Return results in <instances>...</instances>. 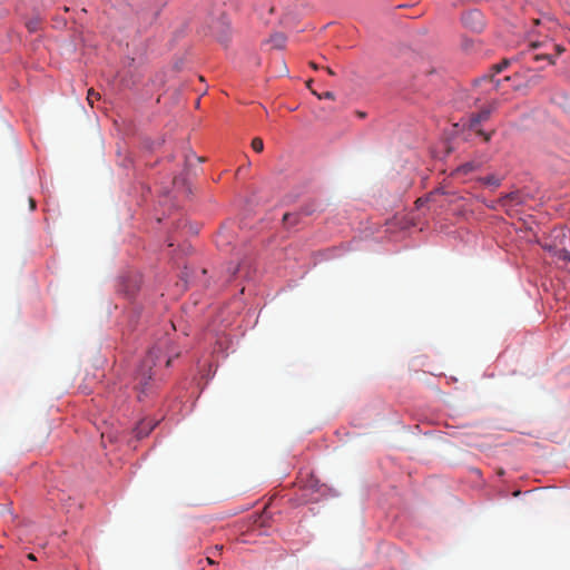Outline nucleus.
<instances>
[{"mask_svg":"<svg viewBox=\"0 0 570 570\" xmlns=\"http://www.w3.org/2000/svg\"><path fill=\"white\" fill-rule=\"evenodd\" d=\"M157 352L151 350L148 352V355L141 362L137 374L135 376V389L138 391V399L141 400L142 395H148L154 391V387L157 385L156 381L153 379V366L156 363Z\"/></svg>","mask_w":570,"mask_h":570,"instance_id":"f257e3e1","label":"nucleus"},{"mask_svg":"<svg viewBox=\"0 0 570 570\" xmlns=\"http://www.w3.org/2000/svg\"><path fill=\"white\" fill-rule=\"evenodd\" d=\"M461 22L471 31L481 32L484 28V18L476 9L469 10L461 16Z\"/></svg>","mask_w":570,"mask_h":570,"instance_id":"f03ea898","label":"nucleus"},{"mask_svg":"<svg viewBox=\"0 0 570 570\" xmlns=\"http://www.w3.org/2000/svg\"><path fill=\"white\" fill-rule=\"evenodd\" d=\"M499 81L493 79V75H484L474 81V90L479 94H490L497 90Z\"/></svg>","mask_w":570,"mask_h":570,"instance_id":"7ed1b4c3","label":"nucleus"},{"mask_svg":"<svg viewBox=\"0 0 570 570\" xmlns=\"http://www.w3.org/2000/svg\"><path fill=\"white\" fill-rule=\"evenodd\" d=\"M521 202L522 200H521V196H520L519 191H512V193H508V194L503 195L502 197H500L497 200V205L507 207V206H512V205H519V204H521Z\"/></svg>","mask_w":570,"mask_h":570,"instance_id":"20e7f679","label":"nucleus"},{"mask_svg":"<svg viewBox=\"0 0 570 570\" xmlns=\"http://www.w3.org/2000/svg\"><path fill=\"white\" fill-rule=\"evenodd\" d=\"M490 114H491V109L487 108V109H482L480 112L473 115L471 118V127L474 128L482 121L488 120L490 117Z\"/></svg>","mask_w":570,"mask_h":570,"instance_id":"39448f33","label":"nucleus"},{"mask_svg":"<svg viewBox=\"0 0 570 570\" xmlns=\"http://www.w3.org/2000/svg\"><path fill=\"white\" fill-rule=\"evenodd\" d=\"M501 178L495 175H489L480 179V181L487 186L498 188L501 185Z\"/></svg>","mask_w":570,"mask_h":570,"instance_id":"423d86ee","label":"nucleus"},{"mask_svg":"<svg viewBox=\"0 0 570 570\" xmlns=\"http://www.w3.org/2000/svg\"><path fill=\"white\" fill-rule=\"evenodd\" d=\"M100 99L99 92H96L92 88L87 92V100L91 107H94L95 101Z\"/></svg>","mask_w":570,"mask_h":570,"instance_id":"0eeeda50","label":"nucleus"},{"mask_svg":"<svg viewBox=\"0 0 570 570\" xmlns=\"http://www.w3.org/2000/svg\"><path fill=\"white\" fill-rule=\"evenodd\" d=\"M252 148L256 151V153H262L263 149H264V142L261 138L256 137L252 140Z\"/></svg>","mask_w":570,"mask_h":570,"instance_id":"6e6552de","label":"nucleus"},{"mask_svg":"<svg viewBox=\"0 0 570 570\" xmlns=\"http://www.w3.org/2000/svg\"><path fill=\"white\" fill-rule=\"evenodd\" d=\"M312 94L315 95L318 99H334V94L332 91H325L323 94H318L315 90H312Z\"/></svg>","mask_w":570,"mask_h":570,"instance_id":"1a4fd4ad","label":"nucleus"},{"mask_svg":"<svg viewBox=\"0 0 570 570\" xmlns=\"http://www.w3.org/2000/svg\"><path fill=\"white\" fill-rule=\"evenodd\" d=\"M541 59H547L549 61L550 65H553L554 63V59L552 57L551 53L549 52H546V53H541V55H535L534 56V60L539 61Z\"/></svg>","mask_w":570,"mask_h":570,"instance_id":"9d476101","label":"nucleus"},{"mask_svg":"<svg viewBox=\"0 0 570 570\" xmlns=\"http://www.w3.org/2000/svg\"><path fill=\"white\" fill-rule=\"evenodd\" d=\"M474 169H475V166H474V164H473V163H466V164H463V165L459 168V170H461V171H462V173H464V174H468V173H470V171H472V170H474Z\"/></svg>","mask_w":570,"mask_h":570,"instance_id":"9b49d317","label":"nucleus"},{"mask_svg":"<svg viewBox=\"0 0 570 570\" xmlns=\"http://www.w3.org/2000/svg\"><path fill=\"white\" fill-rule=\"evenodd\" d=\"M272 41L275 43V47H277V48H282V47H283V45H284V37H283V36H281V35H276V36L272 39Z\"/></svg>","mask_w":570,"mask_h":570,"instance_id":"f8f14e48","label":"nucleus"},{"mask_svg":"<svg viewBox=\"0 0 570 570\" xmlns=\"http://www.w3.org/2000/svg\"><path fill=\"white\" fill-rule=\"evenodd\" d=\"M507 65H508V62H507V61H504V62H502V63L494 65V66L492 67V69L494 70V72H495V73H499V72H501V71L503 70V68H505V67H507Z\"/></svg>","mask_w":570,"mask_h":570,"instance_id":"ddd939ff","label":"nucleus"},{"mask_svg":"<svg viewBox=\"0 0 570 570\" xmlns=\"http://www.w3.org/2000/svg\"><path fill=\"white\" fill-rule=\"evenodd\" d=\"M559 257L566 262H570V253L567 250H562Z\"/></svg>","mask_w":570,"mask_h":570,"instance_id":"4468645a","label":"nucleus"},{"mask_svg":"<svg viewBox=\"0 0 570 570\" xmlns=\"http://www.w3.org/2000/svg\"><path fill=\"white\" fill-rule=\"evenodd\" d=\"M27 26L30 31H36L38 29V21H30Z\"/></svg>","mask_w":570,"mask_h":570,"instance_id":"2eb2a0df","label":"nucleus"},{"mask_svg":"<svg viewBox=\"0 0 570 570\" xmlns=\"http://www.w3.org/2000/svg\"><path fill=\"white\" fill-rule=\"evenodd\" d=\"M551 47H552L553 49H556L557 55H560L561 52H563V48H562L560 45L551 43Z\"/></svg>","mask_w":570,"mask_h":570,"instance_id":"dca6fc26","label":"nucleus"},{"mask_svg":"<svg viewBox=\"0 0 570 570\" xmlns=\"http://www.w3.org/2000/svg\"><path fill=\"white\" fill-rule=\"evenodd\" d=\"M478 134L483 137L484 141L490 140V134H487L483 130H478Z\"/></svg>","mask_w":570,"mask_h":570,"instance_id":"f3484780","label":"nucleus"},{"mask_svg":"<svg viewBox=\"0 0 570 570\" xmlns=\"http://www.w3.org/2000/svg\"><path fill=\"white\" fill-rule=\"evenodd\" d=\"M426 202H428V199H423V198L416 199V202H415L416 208L422 207Z\"/></svg>","mask_w":570,"mask_h":570,"instance_id":"a211bd4d","label":"nucleus"},{"mask_svg":"<svg viewBox=\"0 0 570 570\" xmlns=\"http://www.w3.org/2000/svg\"><path fill=\"white\" fill-rule=\"evenodd\" d=\"M291 218L295 219V215L285 214L284 217H283V220L287 223V222H289Z\"/></svg>","mask_w":570,"mask_h":570,"instance_id":"6ab92c4d","label":"nucleus"},{"mask_svg":"<svg viewBox=\"0 0 570 570\" xmlns=\"http://www.w3.org/2000/svg\"><path fill=\"white\" fill-rule=\"evenodd\" d=\"M29 206H30V208H31V209H35V208H36V202H35V199H32V198H30V199H29Z\"/></svg>","mask_w":570,"mask_h":570,"instance_id":"aec40b11","label":"nucleus"},{"mask_svg":"<svg viewBox=\"0 0 570 570\" xmlns=\"http://www.w3.org/2000/svg\"><path fill=\"white\" fill-rule=\"evenodd\" d=\"M315 212V209L304 208L305 215H312Z\"/></svg>","mask_w":570,"mask_h":570,"instance_id":"412c9836","label":"nucleus"},{"mask_svg":"<svg viewBox=\"0 0 570 570\" xmlns=\"http://www.w3.org/2000/svg\"><path fill=\"white\" fill-rule=\"evenodd\" d=\"M311 67L314 68V69L318 68V66L315 62H311Z\"/></svg>","mask_w":570,"mask_h":570,"instance_id":"4be33fe9","label":"nucleus"},{"mask_svg":"<svg viewBox=\"0 0 570 570\" xmlns=\"http://www.w3.org/2000/svg\"><path fill=\"white\" fill-rule=\"evenodd\" d=\"M357 116H358V118H360V117H361V118H364V117H365V114H363V112H360V111H358V112H357Z\"/></svg>","mask_w":570,"mask_h":570,"instance_id":"5701e85b","label":"nucleus"},{"mask_svg":"<svg viewBox=\"0 0 570 570\" xmlns=\"http://www.w3.org/2000/svg\"><path fill=\"white\" fill-rule=\"evenodd\" d=\"M28 558H29L30 560H35V559H36V558H35V556H33L32 553L28 554Z\"/></svg>","mask_w":570,"mask_h":570,"instance_id":"b1692460","label":"nucleus"},{"mask_svg":"<svg viewBox=\"0 0 570 570\" xmlns=\"http://www.w3.org/2000/svg\"><path fill=\"white\" fill-rule=\"evenodd\" d=\"M207 561H208V563H210V564H213V563H214L213 559H210L209 557L207 558Z\"/></svg>","mask_w":570,"mask_h":570,"instance_id":"393cba45","label":"nucleus"},{"mask_svg":"<svg viewBox=\"0 0 570 570\" xmlns=\"http://www.w3.org/2000/svg\"><path fill=\"white\" fill-rule=\"evenodd\" d=\"M326 70L330 75H333V71L328 67L326 68Z\"/></svg>","mask_w":570,"mask_h":570,"instance_id":"a878e982","label":"nucleus"},{"mask_svg":"<svg viewBox=\"0 0 570 570\" xmlns=\"http://www.w3.org/2000/svg\"><path fill=\"white\" fill-rule=\"evenodd\" d=\"M170 363H171V360L169 358V360H167L166 365L169 366Z\"/></svg>","mask_w":570,"mask_h":570,"instance_id":"bb28decb","label":"nucleus"},{"mask_svg":"<svg viewBox=\"0 0 570 570\" xmlns=\"http://www.w3.org/2000/svg\"><path fill=\"white\" fill-rule=\"evenodd\" d=\"M532 46H533L534 48H537V47H540L541 45L535 42V43H533Z\"/></svg>","mask_w":570,"mask_h":570,"instance_id":"cd10ccee","label":"nucleus"},{"mask_svg":"<svg viewBox=\"0 0 570 570\" xmlns=\"http://www.w3.org/2000/svg\"><path fill=\"white\" fill-rule=\"evenodd\" d=\"M488 206H489L490 208H495V207H497V205H494V204H491V205H488Z\"/></svg>","mask_w":570,"mask_h":570,"instance_id":"c85d7f7f","label":"nucleus"},{"mask_svg":"<svg viewBox=\"0 0 570 570\" xmlns=\"http://www.w3.org/2000/svg\"><path fill=\"white\" fill-rule=\"evenodd\" d=\"M215 549H216V551H219L222 549V547L216 546Z\"/></svg>","mask_w":570,"mask_h":570,"instance_id":"c756f323","label":"nucleus"}]
</instances>
